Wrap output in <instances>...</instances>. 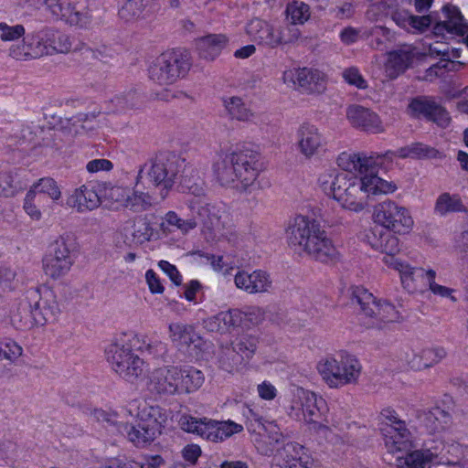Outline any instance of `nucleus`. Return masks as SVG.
<instances>
[{"label": "nucleus", "instance_id": "53", "mask_svg": "<svg viewBox=\"0 0 468 468\" xmlns=\"http://www.w3.org/2000/svg\"><path fill=\"white\" fill-rule=\"evenodd\" d=\"M124 366V369L129 367V374L126 371V373L124 372L125 375H121L120 377L129 382H134L139 378L144 377L146 371V364L138 355L125 363Z\"/></svg>", "mask_w": 468, "mask_h": 468}, {"label": "nucleus", "instance_id": "28", "mask_svg": "<svg viewBox=\"0 0 468 468\" xmlns=\"http://www.w3.org/2000/svg\"><path fill=\"white\" fill-rule=\"evenodd\" d=\"M67 202L69 207L76 208L79 212H83L97 208L101 204V198L94 186L90 183L76 188Z\"/></svg>", "mask_w": 468, "mask_h": 468}, {"label": "nucleus", "instance_id": "12", "mask_svg": "<svg viewBox=\"0 0 468 468\" xmlns=\"http://www.w3.org/2000/svg\"><path fill=\"white\" fill-rule=\"evenodd\" d=\"M27 299L33 304L37 314V326L57 320L60 309L52 291L45 290L41 293L37 288H30L27 291Z\"/></svg>", "mask_w": 468, "mask_h": 468}, {"label": "nucleus", "instance_id": "52", "mask_svg": "<svg viewBox=\"0 0 468 468\" xmlns=\"http://www.w3.org/2000/svg\"><path fill=\"white\" fill-rule=\"evenodd\" d=\"M373 247L390 257H394L400 250L399 239L389 231L380 233L378 241L373 244Z\"/></svg>", "mask_w": 468, "mask_h": 468}, {"label": "nucleus", "instance_id": "41", "mask_svg": "<svg viewBox=\"0 0 468 468\" xmlns=\"http://www.w3.org/2000/svg\"><path fill=\"white\" fill-rule=\"evenodd\" d=\"M465 211L466 207L462 198L457 194L444 192L437 197L434 205V213L441 217H444L450 213Z\"/></svg>", "mask_w": 468, "mask_h": 468}, {"label": "nucleus", "instance_id": "48", "mask_svg": "<svg viewBox=\"0 0 468 468\" xmlns=\"http://www.w3.org/2000/svg\"><path fill=\"white\" fill-rule=\"evenodd\" d=\"M152 206V197L147 193L133 190L129 192L127 202L124 208L133 212H143Z\"/></svg>", "mask_w": 468, "mask_h": 468}, {"label": "nucleus", "instance_id": "21", "mask_svg": "<svg viewBox=\"0 0 468 468\" xmlns=\"http://www.w3.org/2000/svg\"><path fill=\"white\" fill-rule=\"evenodd\" d=\"M297 147L306 158L316 154L324 146V139L319 129L311 123L304 122L296 132Z\"/></svg>", "mask_w": 468, "mask_h": 468}, {"label": "nucleus", "instance_id": "42", "mask_svg": "<svg viewBox=\"0 0 468 468\" xmlns=\"http://www.w3.org/2000/svg\"><path fill=\"white\" fill-rule=\"evenodd\" d=\"M414 53L410 48H399L388 54L387 69H392L390 75L397 76L404 72L412 63Z\"/></svg>", "mask_w": 468, "mask_h": 468}, {"label": "nucleus", "instance_id": "26", "mask_svg": "<svg viewBox=\"0 0 468 468\" xmlns=\"http://www.w3.org/2000/svg\"><path fill=\"white\" fill-rule=\"evenodd\" d=\"M443 450V443L437 442L435 446H427L423 450H416L408 452L403 457H399L398 468H425L430 463L439 462L437 459Z\"/></svg>", "mask_w": 468, "mask_h": 468}, {"label": "nucleus", "instance_id": "57", "mask_svg": "<svg viewBox=\"0 0 468 468\" xmlns=\"http://www.w3.org/2000/svg\"><path fill=\"white\" fill-rule=\"evenodd\" d=\"M436 272L433 270L427 271V283L432 293L441 297L450 298L452 302H457V298L452 295L453 290L435 282Z\"/></svg>", "mask_w": 468, "mask_h": 468}, {"label": "nucleus", "instance_id": "5", "mask_svg": "<svg viewBox=\"0 0 468 468\" xmlns=\"http://www.w3.org/2000/svg\"><path fill=\"white\" fill-rule=\"evenodd\" d=\"M358 359L347 353L328 356L317 364V370L330 388H339L356 383L361 374Z\"/></svg>", "mask_w": 468, "mask_h": 468}, {"label": "nucleus", "instance_id": "23", "mask_svg": "<svg viewBox=\"0 0 468 468\" xmlns=\"http://www.w3.org/2000/svg\"><path fill=\"white\" fill-rule=\"evenodd\" d=\"M244 158H236L234 152L225 154L214 165V173L220 185L225 186H239L237 172L244 165Z\"/></svg>", "mask_w": 468, "mask_h": 468}, {"label": "nucleus", "instance_id": "46", "mask_svg": "<svg viewBox=\"0 0 468 468\" xmlns=\"http://www.w3.org/2000/svg\"><path fill=\"white\" fill-rule=\"evenodd\" d=\"M225 107L229 114L238 121L249 122L253 116L251 111L239 97H231L225 101Z\"/></svg>", "mask_w": 468, "mask_h": 468}, {"label": "nucleus", "instance_id": "47", "mask_svg": "<svg viewBox=\"0 0 468 468\" xmlns=\"http://www.w3.org/2000/svg\"><path fill=\"white\" fill-rule=\"evenodd\" d=\"M28 191H35L48 195L54 202H57L61 197V191L57 182L51 177H43L38 179L33 184Z\"/></svg>", "mask_w": 468, "mask_h": 468}, {"label": "nucleus", "instance_id": "27", "mask_svg": "<svg viewBox=\"0 0 468 468\" xmlns=\"http://www.w3.org/2000/svg\"><path fill=\"white\" fill-rule=\"evenodd\" d=\"M385 436V445L391 453L408 452L413 447L412 436L406 422H399L395 428H381Z\"/></svg>", "mask_w": 468, "mask_h": 468}, {"label": "nucleus", "instance_id": "51", "mask_svg": "<svg viewBox=\"0 0 468 468\" xmlns=\"http://www.w3.org/2000/svg\"><path fill=\"white\" fill-rule=\"evenodd\" d=\"M166 223L170 227H174L186 234L190 230L194 229L197 226L195 215L192 214V218L184 219L181 218L175 211H168L165 216V222L162 226Z\"/></svg>", "mask_w": 468, "mask_h": 468}, {"label": "nucleus", "instance_id": "37", "mask_svg": "<svg viewBox=\"0 0 468 468\" xmlns=\"http://www.w3.org/2000/svg\"><path fill=\"white\" fill-rule=\"evenodd\" d=\"M42 42L47 48L48 55L53 52L68 53L71 48V41L68 35L60 33L53 28L41 30Z\"/></svg>", "mask_w": 468, "mask_h": 468}, {"label": "nucleus", "instance_id": "34", "mask_svg": "<svg viewBox=\"0 0 468 468\" xmlns=\"http://www.w3.org/2000/svg\"><path fill=\"white\" fill-rule=\"evenodd\" d=\"M446 354L443 347L426 348L419 354L412 353L407 361L411 369L422 370L439 363Z\"/></svg>", "mask_w": 468, "mask_h": 468}, {"label": "nucleus", "instance_id": "50", "mask_svg": "<svg viewBox=\"0 0 468 468\" xmlns=\"http://www.w3.org/2000/svg\"><path fill=\"white\" fill-rule=\"evenodd\" d=\"M258 344V338L252 335L244 334L236 338L234 345L237 352L242 359H249L254 354Z\"/></svg>", "mask_w": 468, "mask_h": 468}, {"label": "nucleus", "instance_id": "49", "mask_svg": "<svg viewBox=\"0 0 468 468\" xmlns=\"http://www.w3.org/2000/svg\"><path fill=\"white\" fill-rule=\"evenodd\" d=\"M425 421L431 431H440L450 421V415L442 409L436 407L425 414Z\"/></svg>", "mask_w": 468, "mask_h": 468}, {"label": "nucleus", "instance_id": "3", "mask_svg": "<svg viewBox=\"0 0 468 468\" xmlns=\"http://www.w3.org/2000/svg\"><path fill=\"white\" fill-rule=\"evenodd\" d=\"M183 186L195 197L187 201V206L193 215H197L200 222L212 231L214 238L227 237L229 229V214L218 207L205 202L201 197L205 195L204 182L199 177L192 182L187 176H184Z\"/></svg>", "mask_w": 468, "mask_h": 468}, {"label": "nucleus", "instance_id": "17", "mask_svg": "<svg viewBox=\"0 0 468 468\" xmlns=\"http://www.w3.org/2000/svg\"><path fill=\"white\" fill-rule=\"evenodd\" d=\"M234 154L236 158H244V165L239 167V172H237L239 179V186H237V189L250 192L255 188L256 179L261 171L260 155L250 150L234 152Z\"/></svg>", "mask_w": 468, "mask_h": 468}, {"label": "nucleus", "instance_id": "62", "mask_svg": "<svg viewBox=\"0 0 468 468\" xmlns=\"http://www.w3.org/2000/svg\"><path fill=\"white\" fill-rule=\"evenodd\" d=\"M282 450L292 461H298L304 466L308 463V456L305 455V449L303 445L297 442H288L283 446Z\"/></svg>", "mask_w": 468, "mask_h": 468}, {"label": "nucleus", "instance_id": "33", "mask_svg": "<svg viewBox=\"0 0 468 468\" xmlns=\"http://www.w3.org/2000/svg\"><path fill=\"white\" fill-rule=\"evenodd\" d=\"M298 86L307 93H322L325 90L326 80L324 75L314 69H299L297 74Z\"/></svg>", "mask_w": 468, "mask_h": 468}, {"label": "nucleus", "instance_id": "56", "mask_svg": "<svg viewBox=\"0 0 468 468\" xmlns=\"http://www.w3.org/2000/svg\"><path fill=\"white\" fill-rule=\"evenodd\" d=\"M218 321L225 332L230 327H236L242 323L243 314L239 310H231L228 312H220L217 314Z\"/></svg>", "mask_w": 468, "mask_h": 468}, {"label": "nucleus", "instance_id": "11", "mask_svg": "<svg viewBox=\"0 0 468 468\" xmlns=\"http://www.w3.org/2000/svg\"><path fill=\"white\" fill-rule=\"evenodd\" d=\"M337 165L344 173L357 172L360 175H378L379 169L385 170L383 154L372 153L367 155L365 153L343 152L337 157Z\"/></svg>", "mask_w": 468, "mask_h": 468}, {"label": "nucleus", "instance_id": "39", "mask_svg": "<svg viewBox=\"0 0 468 468\" xmlns=\"http://www.w3.org/2000/svg\"><path fill=\"white\" fill-rule=\"evenodd\" d=\"M37 314L35 313L31 301L27 299L22 300L19 303L17 310L13 313L11 321L13 324L20 330L30 329L37 326Z\"/></svg>", "mask_w": 468, "mask_h": 468}, {"label": "nucleus", "instance_id": "58", "mask_svg": "<svg viewBox=\"0 0 468 468\" xmlns=\"http://www.w3.org/2000/svg\"><path fill=\"white\" fill-rule=\"evenodd\" d=\"M22 352V347L13 340L0 342V361L5 359L14 362L21 356Z\"/></svg>", "mask_w": 468, "mask_h": 468}, {"label": "nucleus", "instance_id": "9", "mask_svg": "<svg viewBox=\"0 0 468 468\" xmlns=\"http://www.w3.org/2000/svg\"><path fill=\"white\" fill-rule=\"evenodd\" d=\"M373 217L376 223L395 233L406 234L413 227V219L409 210L392 200L378 204Z\"/></svg>", "mask_w": 468, "mask_h": 468}, {"label": "nucleus", "instance_id": "1", "mask_svg": "<svg viewBox=\"0 0 468 468\" xmlns=\"http://www.w3.org/2000/svg\"><path fill=\"white\" fill-rule=\"evenodd\" d=\"M318 183L324 193L335 199L346 210L361 212L369 206L373 197L392 193L396 186L378 175L357 177L349 173L325 170Z\"/></svg>", "mask_w": 468, "mask_h": 468}, {"label": "nucleus", "instance_id": "54", "mask_svg": "<svg viewBox=\"0 0 468 468\" xmlns=\"http://www.w3.org/2000/svg\"><path fill=\"white\" fill-rule=\"evenodd\" d=\"M130 189L122 186L108 185L104 187V197L117 207H125Z\"/></svg>", "mask_w": 468, "mask_h": 468}, {"label": "nucleus", "instance_id": "60", "mask_svg": "<svg viewBox=\"0 0 468 468\" xmlns=\"http://www.w3.org/2000/svg\"><path fill=\"white\" fill-rule=\"evenodd\" d=\"M101 112H91L89 113L80 112L76 116L69 119L68 122L73 126L80 125L82 129H93L95 125H98L96 121Z\"/></svg>", "mask_w": 468, "mask_h": 468}, {"label": "nucleus", "instance_id": "22", "mask_svg": "<svg viewBox=\"0 0 468 468\" xmlns=\"http://www.w3.org/2000/svg\"><path fill=\"white\" fill-rule=\"evenodd\" d=\"M350 123L358 129L372 133L384 132L382 122L373 111L360 105H351L346 110Z\"/></svg>", "mask_w": 468, "mask_h": 468}, {"label": "nucleus", "instance_id": "35", "mask_svg": "<svg viewBox=\"0 0 468 468\" xmlns=\"http://www.w3.org/2000/svg\"><path fill=\"white\" fill-rule=\"evenodd\" d=\"M118 432L126 437L131 442L137 447H144L152 442L157 435L148 433V428L138 422L137 425H133L128 422H120L118 424ZM149 432H151L149 431Z\"/></svg>", "mask_w": 468, "mask_h": 468}, {"label": "nucleus", "instance_id": "30", "mask_svg": "<svg viewBox=\"0 0 468 468\" xmlns=\"http://www.w3.org/2000/svg\"><path fill=\"white\" fill-rule=\"evenodd\" d=\"M228 37L223 34H210L196 40L198 56L206 60H214L228 44Z\"/></svg>", "mask_w": 468, "mask_h": 468}, {"label": "nucleus", "instance_id": "20", "mask_svg": "<svg viewBox=\"0 0 468 468\" xmlns=\"http://www.w3.org/2000/svg\"><path fill=\"white\" fill-rule=\"evenodd\" d=\"M45 55H48V51L42 42L41 30L28 34L21 43L9 48V56L17 60L35 59Z\"/></svg>", "mask_w": 468, "mask_h": 468}, {"label": "nucleus", "instance_id": "61", "mask_svg": "<svg viewBox=\"0 0 468 468\" xmlns=\"http://www.w3.org/2000/svg\"><path fill=\"white\" fill-rule=\"evenodd\" d=\"M241 431L242 426L233 421H218V425H216V441H223Z\"/></svg>", "mask_w": 468, "mask_h": 468}, {"label": "nucleus", "instance_id": "15", "mask_svg": "<svg viewBox=\"0 0 468 468\" xmlns=\"http://www.w3.org/2000/svg\"><path fill=\"white\" fill-rule=\"evenodd\" d=\"M180 368L166 366L154 368L148 376L147 388L158 395H175L178 393Z\"/></svg>", "mask_w": 468, "mask_h": 468}, {"label": "nucleus", "instance_id": "2", "mask_svg": "<svg viewBox=\"0 0 468 468\" xmlns=\"http://www.w3.org/2000/svg\"><path fill=\"white\" fill-rule=\"evenodd\" d=\"M289 246L298 252H304L310 257L327 262L335 259L337 250L331 239L321 225L314 218L299 215L286 229Z\"/></svg>", "mask_w": 468, "mask_h": 468}, {"label": "nucleus", "instance_id": "29", "mask_svg": "<svg viewBox=\"0 0 468 468\" xmlns=\"http://www.w3.org/2000/svg\"><path fill=\"white\" fill-rule=\"evenodd\" d=\"M137 417L139 422L146 426L148 431H152L147 434L154 432L156 435L161 433V430L167 420L166 412L164 409L159 406H150L146 403L138 406Z\"/></svg>", "mask_w": 468, "mask_h": 468}, {"label": "nucleus", "instance_id": "32", "mask_svg": "<svg viewBox=\"0 0 468 468\" xmlns=\"http://www.w3.org/2000/svg\"><path fill=\"white\" fill-rule=\"evenodd\" d=\"M443 13L445 19L435 25V34H443V32L446 31L451 34L464 35L468 29V26L464 22L460 10L455 6H445Z\"/></svg>", "mask_w": 468, "mask_h": 468}, {"label": "nucleus", "instance_id": "19", "mask_svg": "<svg viewBox=\"0 0 468 468\" xmlns=\"http://www.w3.org/2000/svg\"><path fill=\"white\" fill-rule=\"evenodd\" d=\"M383 262L399 271L403 288L409 292H413L418 289L419 282L427 283V271L422 268H414L400 260L384 256Z\"/></svg>", "mask_w": 468, "mask_h": 468}, {"label": "nucleus", "instance_id": "18", "mask_svg": "<svg viewBox=\"0 0 468 468\" xmlns=\"http://www.w3.org/2000/svg\"><path fill=\"white\" fill-rule=\"evenodd\" d=\"M234 282L238 289L250 294L269 293L273 289L271 275L263 270L252 272L239 271L234 276Z\"/></svg>", "mask_w": 468, "mask_h": 468}, {"label": "nucleus", "instance_id": "14", "mask_svg": "<svg viewBox=\"0 0 468 468\" xmlns=\"http://www.w3.org/2000/svg\"><path fill=\"white\" fill-rule=\"evenodd\" d=\"M411 114L417 118H424L441 127L449 125L451 118L445 108L431 97L418 96L409 104Z\"/></svg>", "mask_w": 468, "mask_h": 468}, {"label": "nucleus", "instance_id": "63", "mask_svg": "<svg viewBox=\"0 0 468 468\" xmlns=\"http://www.w3.org/2000/svg\"><path fill=\"white\" fill-rule=\"evenodd\" d=\"M243 414L247 419V429L250 431L256 432L258 429L265 427L268 422L254 409L248 408Z\"/></svg>", "mask_w": 468, "mask_h": 468}, {"label": "nucleus", "instance_id": "43", "mask_svg": "<svg viewBox=\"0 0 468 468\" xmlns=\"http://www.w3.org/2000/svg\"><path fill=\"white\" fill-rule=\"evenodd\" d=\"M143 102L144 97L136 89H131L114 96L111 100V103L113 105V111L115 112L139 108L143 105Z\"/></svg>", "mask_w": 468, "mask_h": 468}, {"label": "nucleus", "instance_id": "36", "mask_svg": "<svg viewBox=\"0 0 468 468\" xmlns=\"http://www.w3.org/2000/svg\"><path fill=\"white\" fill-rule=\"evenodd\" d=\"M133 346L135 350L146 353L154 357H160L167 351V345L157 337H149L130 332Z\"/></svg>", "mask_w": 468, "mask_h": 468}, {"label": "nucleus", "instance_id": "8", "mask_svg": "<svg viewBox=\"0 0 468 468\" xmlns=\"http://www.w3.org/2000/svg\"><path fill=\"white\" fill-rule=\"evenodd\" d=\"M351 303L358 305L360 311L372 319L368 326L381 328L382 324L399 320V313L393 304L377 301L375 296L363 287L352 289Z\"/></svg>", "mask_w": 468, "mask_h": 468}, {"label": "nucleus", "instance_id": "45", "mask_svg": "<svg viewBox=\"0 0 468 468\" xmlns=\"http://www.w3.org/2000/svg\"><path fill=\"white\" fill-rule=\"evenodd\" d=\"M310 16V7L303 2L293 1L287 5L286 16L292 25H303Z\"/></svg>", "mask_w": 468, "mask_h": 468}, {"label": "nucleus", "instance_id": "44", "mask_svg": "<svg viewBox=\"0 0 468 468\" xmlns=\"http://www.w3.org/2000/svg\"><path fill=\"white\" fill-rule=\"evenodd\" d=\"M262 430L268 433V438L271 441L270 445L259 443L258 451L263 455L270 456L273 454L275 451H279V445L283 442V435L274 421H268Z\"/></svg>", "mask_w": 468, "mask_h": 468}, {"label": "nucleus", "instance_id": "13", "mask_svg": "<svg viewBox=\"0 0 468 468\" xmlns=\"http://www.w3.org/2000/svg\"><path fill=\"white\" fill-rule=\"evenodd\" d=\"M134 350L130 333L119 335L105 348L106 360L117 375H125L124 372L126 373V371L129 373V367L124 369V365L136 356Z\"/></svg>", "mask_w": 468, "mask_h": 468}, {"label": "nucleus", "instance_id": "10", "mask_svg": "<svg viewBox=\"0 0 468 468\" xmlns=\"http://www.w3.org/2000/svg\"><path fill=\"white\" fill-rule=\"evenodd\" d=\"M246 31L254 41L270 48L292 42L300 36L298 29H292V33L287 36L284 30L275 28L272 25L259 18L250 20L246 27Z\"/></svg>", "mask_w": 468, "mask_h": 468}, {"label": "nucleus", "instance_id": "16", "mask_svg": "<svg viewBox=\"0 0 468 468\" xmlns=\"http://www.w3.org/2000/svg\"><path fill=\"white\" fill-rule=\"evenodd\" d=\"M325 408L323 398L303 388H296L293 394L292 410H299L308 423L318 422Z\"/></svg>", "mask_w": 468, "mask_h": 468}, {"label": "nucleus", "instance_id": "64", "mask_svg": "<svg viewBox=\"0 0 468 468\" xmlns=\"http://www.w3.org/2000/svg\"><path fill=\"white\" fill-rule=\"evenodd\" d=\"M369 35L374 38L372 39L371 45L375 48H381V47L384 44V39L390 40L391 38V32L390 30L386 27L381 26H376L371 28Z\"/></svg>", "mask_w": 468, "mask_h": 468}, {"label": "nucleus", "instance_id": "24", "mask_svg": "<svg viewBox=\"0 0 468 468\" xmlns=\"http://www.w3.org/2000/svg\"><path fill=\"white\" fill-rule=\"evenodd\" d=\"M169 338L179 350L201 349L204 341L196 333L195 328L187 324L171 323L168 325Z\"/></svg>", "mask_w": 468, "mask_h": 468}, {"label": "nucleus", "instance_id": "59", "mask_svg": "<svg viewBox=\"0 0 468 468\" xmlns=\"http://www.w3.org/2000/svg\"><path fill=\"white\" fill-rule=\"evenodd\" d=\"M26 29L23 25L9 26L5 22H0V39L2 41H16L24 37Z\"/></svg>", "mask_w": 468, "mask_h": 468}, {"label": "nucleus", "instance_id": "31", "mask_svg": "<svg viewBox=\"0 0 468 468\" xmlns=\"http://www.w3.org/2000/svg\"><path fill=\"white\" fill-rule=\"evenodd\" d=\"M391 18L401 28L408 32H424L431 25L430 16H413L405 9H396L391 12Z\"/></svg>", "mask_w": 468, "mask_h": 468}, {"label": "nucleus", "instance_id": "55", "mask_svg": "<svg viewBox=\"0 0 468 468\" xmlns=\"http://www.w3.org/2000/svg\"><path fill=\"white\" fill-rule=\"evenodd\" d=\"M218 361L223 369L231 371L236 366L240 364L243 359L233 346L232 347L227 346L220 350Z\"/></svg>", "mask_w": 468, "mask_h": 468}, {"label": "nucleus", "instance_id": "38", "mask_svg": "<svg viewBox=\"0 0 468 468\" xmlns=\"http://www.w3.org/2000/svg\"><path fill=\"white\" fill-rule=\"evenodd\" d=\"M179 368L181 377L178 379V393L194 392L203 385L205 377L201 370L189 366Z\"/></svg>", "mask_w": 468, "mask_h": 468}, {"label": "nucleus", "instance_id": "40", "mask_svg": "<svg viewBox=\"0 0 468 468\" xmlns=\"http://www.w3.org/2000/svg\"><path fill=\"white\" fill-rule=\"evenodd\" d=\"M27 184L22 181L18 174L12 170H0V197H13L22 192Z\"/></svg>", "mask_w": 468, "mask_h": 468}, {"label": "nucleus", "instance_id": "4", "mask_svg": "<svg viewBox=\"0 0 468 468\" xmlns=\"http://www.w3.org/2000/svg\"><path fill=\"white\" fill-rule=\"evenodd\" d=\"M184 166V160L172 153H159L139 170L135 185L140 184L145 173L153 186L161 187L160 196L165 199L173 187L177 176Z\"/></svg>", "mask_w": 468, "mask_h": 468}, {"label": "nucleus", "instance_id": "25", "mask_svg": "<svg viewBox=\"0 0 468 468\" xmlns=\"http://www.w3.org/2000/svg\"><path fill=\"white\" fill-rule=\"evenodd\" d=\"M441 153L422 143H413L411 144L400 147L397 151L388 150L383 154L385 170L393 163L396 157L399 158H441Z\"/></svg>", "mask_w": 468, "mask_h": 468}, {"label": "nucleus", "instance_id": "6", "mask_svg": "<svg viewBox=\"0 0 468 468\" xmlns=\"http://www.w3.org/2000/svg\"><path fill=\"white\" fill-rule=\"evenodd\" d=\"M192 66L186 51L165 52L158 56L149 66L150 80L159 85H171L184 78Z\"/></svg>", "mask_w": 468, "mask_h": 468}, {"label": "nucleus", "instance_id": "7", "mask_svg": "<svg viewBox=\"0 0 468 468\" xmlns=\"http://www.w3.org/2000/svg\"><path fill=\"white\" fill-rule=\"evenodd\" d=\"M75 239L71 234L59 236L48 248L43 259V270L52 279L66 275L74 263Z\"/></svg>", "mask_w": 468, "mask_h": 468}]
</instances>
